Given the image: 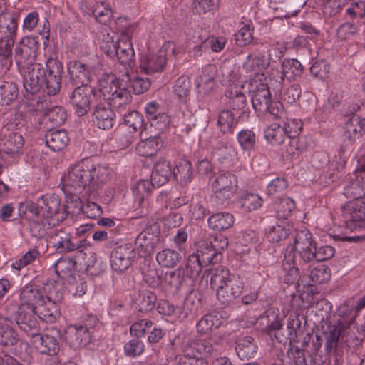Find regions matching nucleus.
Segmentation results:
<instances>
[{
    "instance_id": "f257e3e1",
    "label": "nucleus",
    "mask_w": 365,
    "mask_h": 365,
    "mask_svg": "<svg viewBox=\"0 0 365 365\" xmlns=\"http://www.w3.org/2000/svg\"><path fill=\"white\" fill-rule=\"evenodd\" d=\"M315 245L312 235L308 230H301L297 233L294 244L287 247L282 261L284 280L287 284L298 283L299 280V271L295 264L296 252L299 254L304 262H309L314 259Z\"/></svg>"
},
{
    "instance_id": "f03ea898",
    "label": "nucleus",
    "mask_w": 365,
    "mask_h": 365,
    "mask_svg": "<svg viewBox=\"0 0 365 365\" xmlns=\"http://www.w3.org/2000/svg\"><path fill=\"white\" fill-rule=\"evenodd\" d=\"M203 279H210L212 288L216 287L217 298L224 305L229 304L239 297L244 289V282L241 277L232 274L222 267L217 266L205 271Z\"/></svg>"
},
{
    "instance_id": "7ed1b4c3",
    "label": "nucleus",
    "mask_w": 365,
    "mask_h": 365,
    "mask_svg": "<svg viewBox=\"0 0 365 365\" xmlns=\"http://www.w3.org/2000/svg\"><path fill=\"white\" fill-rule=\"evenodd\" d=\"M91 168L88 159H83L73 166H70L67 171L61 176V185L63 193L71 195V201L75 207L83 209L78 202L79 197L75 193L85 190H91Z\"/></svg>"
},
{
    "instance_id": "20e7f679",
    "label": "nucleus",
    "mask_w": 365,
    "mask_h": 365,
    "mask_svg": "<svg viewBox=\"0 0 365 365\" xmlns=\"http://www.w3.org/2000/svg\"><path fill=\"white\" fill-rule=\"evenodd\" d=\"M49 242L59 252L76 250V259L88 270L91 259V240L86 236L77 245L71 241V234L66 229L54 227L49 232Z\"/></svg>"
},
{
    "instance_id": "39448f33",
    "label": "nucleus",
    "mask_w": 365,
    "mask_h": 365,
    "mask_svg": "<svg viewBox=\"0 0 365 365\" xmlns=\"http://www.w3.org/2000/svg\"><path fill=\"white\" fill-rule=\"evenodd\" d=\"M36 47H18L15 58L23 77V86L26 92L35 93L40 89L42 65L35 62Z\"/></svg>"
},
{
    "instance_id": "423d86ee",
    "label": "nucleus",
    "mask_w": 365,
    "mask_h": 365,
    "mask_svg": "<svg viewBox=\"0 0 365 365\" xmlns=\"http://www.w3.org/2000/svg\"><path fill=\"white\" fill-rule=\"evenodd\" d=\"M122 76L123 78L119 80L112 74H103L98 81V91L114 107L125 106L131 100L130 91L128 90L130 75L127 71Z\"/></svg>"
},
{
    "instance_id": "0eeeda50",
    "label": "nucleus",
    "mask_w": 365,
    "mask_h": 365,
    "mask_svg": "<svg viewBox=\"0 0 365 365\" xmlns=\"http://www.w3.org/2000/svg\"><path fill=\"white\" fill-rule=\"evenodd\" d=\"M31 206L36 210V213L52 221V225L63 221L69 213H74L75 204L72 201L66 200V205H62L57 195H46L38 199L36 203L29 202L26 205L27 209H31Z\"/></svg>"
},
{
    "instance_id": "6e6552de",
    "label": "nucleus",
    "mask_w": 365,
    "mask_h": 365,
    "mask_svg": "<svg viewBox=\"0 0 365 365\" xmlns=\"http://www.w3.org/2000/svg\"><path fill=\"white\" fill-rule=\"evenodd\" d=\"M215 351L210 339H196L184 344L178 356L180 365H206L205 357Z\"/></svg>"
},
{
    "instance_id": "1a4fd4ad",
    "label": "nucleus",
    "mask_w": 365,
    "mask_h": 365,
    "mask_svg": "<svg viewBox=\"0 0 365 365\" xmlns=\"http://www.w3.org/2000/svg\"><path fill=\"white\" fill-rule=\"evenodd\" d=\"M43 297L35 285L27 284L20 290L18 299H11L8 301L6 312L16 313L19 311H28L34 314Z\"/></svg>"
},
{
    "instance_id": "9d476101",
    "label": "nucleus",
    "mask_w": 365,
    "mask_h": 365,
    "mask_svg": "<svg viewBox=\"0 0 365 365\" xmlns=\"http://www.w3.org/2000/svg\"><path fill=\"white\" fill-rule=\"evenodd\" d=\"M341 210L346 228L351 231L365 228V196L346 202Z\"/></svg>"
},
{
    "instance_id": "9b49d317",
    "label": "nucleus",
    "mask_w": 365,
    "mask_h": 365,
    "mask_svg": "<svg viewBox=\"0 0 365 365\" xmlns=\"http://www.w3.org/2000/svg\"><path fill=\"white\" fill-rule=\"evenodd\" d=\"M42 76H40V86L45 84L48 95H56L61 87L63 66L56 58L50 57L46 61V69L42 67Z\"/></svg>"
},
{
    "instance_id": "f8f14e48",
    "label": "nucleus",
    "mask_w": 365,
    "mask_h": 365,
    "mask_svg": "<svg viewBox=\"0 0 365 365\" xmlns=\"http://www.w3.org/2000/svg\"><path fill=\"white\" fill-rule=\"evenodd\" d=\"M140 56V68L147 74L161 72L166 63V47H143Z\"/></svg>"
},
{
    "instance_id": "ddd939ff",
    "label": "nucleus",
    "mask_w": 365,
    "mask_h": 365,
    "mask_svg": "<svg viewBox=\"0 0 365 365\" xmlns=\"http://www.w3.org/2000/svg\"><path fill=\"white\" fill-rule=\"evenodd\" d=\"M212 186L216 197L225 202L236 195L238 189L237 179L230 173H220L215 178Z\"/></svg>"
},
{
    "instance_id": "4468645a",
    "label": "nucleus",
    "mask_w": 365,
    "mask_h": 365,
    "mask_svg": "<svg viewBox=\"0 0 365 365\" xmlns=\"http://www.w3.org/2000/svg\"><path fill=\"white\" fill-rule=\"evenodd\" d=\"M250 86L253 108L259 113H267L269 106L272 102L267 81H258L257 79L250 80Z\"/></svg>"
},
{
    "instance_id": "2eb2a0df",
    "label": "nucleus",
    "mask_w": 365,
    "mask_h": 365,
    "mask_svg": "<svg viewBox=\"0 0 365 365\" xmlns=\"http://www.w3.org/2000/svg\"><path fill=\"white\" fill-rule=\"evenodd\" d=\"M24 138L18 132L4 128L1 131L0 149L2 153L15 158L22 153Z\"/></svg>"
},
{
    "instance_id": "dca6fc26",
    "label": "nucleus",
    "mask_w": 365,
    "mask_h": 365,
    "mask_svg": "<svg viewBox=\"0 0 365 365\" xmlns=\"http://www.w3.org/2000/svg\"><path fill=\"white\" fill-rule=\"evenodd\" d=\"M25 215L32 236L36 238H48L49 232L54 227L52 225V221L43 218L36 213V210L32 206L30 210L26 207Z\"/></svg>"
},
{
    "instance_id": "f3484780",
    "label": "nucleus",
    "mask_w": 365,
    "mask_h": 365,
    "mask_svg": "<svg viewBox=\"0 0 365 365\" xmlns=\"http://www.w3.org/2000/svg\"><path fill=\"white\" fill-rule=\"evenodd\" d=\"M7 314L14 320L19 329L31 339L41 331L40 324L32 312L19 311Z\"/></svg>"
},
{
    "instance_id": "a211bd4d",
    "label": "nucleus",
    "mask_w": 365,
    "mask_h": 365,
    "mask_svg": "<svg viewBox=\"0 0 365 365\" xmlns=\"http://www.w3.org/2000/svg\"><path fill=\"white\" fill-rule=\"evenodd\" d=\"M135 257L134 248L130 244H124L115 247L110 255V264L113 270L123 272L131 264Z\"/></svg>"
},
{
    "instance_id": "6ab92c4d",
    "label": "nucleus",
    "mask_w": 365,
    "mask_h": 365,
    "mask_svg": "<svg viewBox=\"0 0 365 365\" xmlns=\"http://www.w3.org/2000/svg\"><path fill=\"white\" fill-rule=\"evenodd\" d=\"M71 100L78 116L86 114L91 109V86L85 83L76 87L71 94Z\"/></svg>"
},
{
    "instance_id": "aec40b11",
    "label": "nucleus",
    "mask_w": 365,
    "mask_h": 365,
    "mask_svg": "<svg viewBox=\"0 0 365 365\" xmlns=\"http://www.w3.org/2000/svg\"><path fill=\"white\" fill-rule=\"evenodd\" d=\"M145 112L151 126L158 130H163L168 127L170 118L155 101L148 103L145 107Z\"/></svg>"
},
{
    "instance_id": "412c9836",
    "label": "nucleus",
    "mask_w": 365,
    "mask_h": 365,
    "mask_svg": "<svg viewBox=\"0 0 365 365\" xmlns=\"http://www.w3.org/2000/svg\"><path fill=\"white\" fill-rule=\"evenodd\" d=\"M354 320V317H351L349 321H339L337 324L329 327V331L325 334L327 351L329 352L335 349L339 339H344L345 335L349 334V329Z\"/></svg>"
},
{
    "instance_id": "4be33fe9",
    "label": "nucleus",
    "mask_w": 365,
    "mask_h": 365,
    "mask_svg": "<svg viewBox=\"0 0 365 365\" xmlns=\"http://www.w3.org/2000/svg\"><path fill=\"white\" fill-rule=\"evenodd\" d=\"M33 346L41 354L56 355L59 351L57 339L51 335H41L40 332L31 339Z\"/></svg>"
},
{
    "instance_id": "5701e85b",
    "label": "nucleus",
    "mask_w": 365,
    "mask_h": 365,
    "mask_svg": "<svg viewBox=\"0 0 365 365\" xmlns=\"http://www.w3.org/2000/svg\"><path fill=\"white\" fill-rule=\"evenodd\" d=\"M216 68L213 65L206 66L196 80L197 92L200 98L210 94L215 88Z\"/></svg>"
},
{
    "instance_id": "b1692460",
    "label": "nucleus",
    "mask_w": 365,
    "mask_h": 365,
    "mask_svg": "<svg viewBox=\"0 0 365 365\" xmlns=\"http://www.w3.org/2000/svg\"><path fill=\"white\" fill-rule=\"evenodd\" d=\"M89 329L83 325L70 326L66 331V339L73 347L86 346L91 341Z\"/></svg>"
},
{
    "instance_id": "393cba45",
    "label": "nucleus",
    "mask_w": 365,
    "mask_h": 365,
    "mask_svg": "<svg viewBox=\"0 0 365 365\" xmlns=\"http://www.w3.org/2000/svg\"><path fill=\"white\" fill-rule=\"evenodd\" d=\"M34 314L42 321L51 324L54 323L61 315L58 303L48 301L43 297Z\"/></svg>"
},
{
    "instance_id": "a878e982",
    "label": "nucleus",
    "mask_w": 365,
    "mask_h": 365,
    "mask_svg": "<svg viewBox=\"0 0 365 365\" xmlns=\"http://www.w3.org/2000/svg\"><path fill=\"white\" fill-rule=\"evenodd\" d=\"M269 64V59L264 55L249 56L246 68L251 73V76H252L251 80L257 79L258 81H267L264 71L268 68Z\"/></svg>"
},
{
    "instance_id": "bb28decb",
    "label": "nucleus",
    "mask_w": 365,
    "mask_h": 365,
    "mask_svg": "<svg viewBox=\"0 0 365 365\" xmlns=\"http://www.w3.org/2000/svg\"><path fill=\"white\" fill-rule=\"evenodd\" d=\"M187 301L183 307H175L167 300H161L157 307L158 312L170 318L173 322H182L189 314L190 310L187 308Z\"/></svg>"
},
{
    "instance_id": "cd10ccee",
    "label": "nucleus",
    "mask_w": 365,
    "mask_h": 365,
    "mask_svg": "<svg viewBox=\"0 0 365 365\" xmlns=\"http://www.w3.org/2000/svg\"><path fill=\"white\" fill-rule=\"evenodd\" d=\"M103 51L108 56L112 55L116 56L119 62L125 66V74L128 71L129 73L128 68H132L135 64V52L133 47H102Z\"/></svg>"
},
{
    "instance_id": "c85d7f7f",
    "label": "nucleus",
    "mask_w": 365,
    "mask_h": 365,
    "mask_svg": "<svg viewBox=\"0 0 365 365\" xmlns=\"http://www.w3.org/2000/svg\"><path fill=\"white\" fill-rule=\"evenodd\" d=\"M173 176V168L169 161L165 159L158 160L154 165L151 180L156 186L160 187L168 181Z\"/></svg>"
},
{
    "instance_id": "c756f323",
    "label": "nucleus",
    "mask_w": 365,
    "mask_h": 365,
    "mask_svg": "<svg viewBox=\"0 0 365 365\" xmlns=\"http://www.w3.org/2000/svg\"><path fill=\"white\" fill-rule=\"evenodd\" d=\"M158 241V235L150 229H145L137 236L135 244L140 255H147L153 252Z\"/></svg>"
},
{
    "instance_id": "7c9ffc66",
    "label": "nucleus",
    "mask_w": 365,
    "mask_h": 365,
    "mask_svg": "<svg viewBox=\"0 0 365 365\" xmlns=\"http://www.w3.org/2000/svg\"><path fill=\"white\" fill-rule=\"evenodd\" d=\"M68 72L72 80L81 85L91 83V71L88 66L80 61H71L67 65Z\"/></svg>"
},
{
    "instance_id": "2f4dec72",
    "label": "nucleus",
    "mask_w": 365,
    "mask_h": 365,
    "mask_svg": "<svg viewBox=\"0 0 365 365\" xmlns=\"http://www.w3.org/2000/svg\"><path fill=\"white\" fill-rule=\"evenodd\" d=\"M46 145L53 151L63 150L68 143L69 138L64 130H50L45 134Z\"/></svg>"
},
{
    "instance_id": "473e14b6",
    "label": "nucleus",
    "mask_w": 365,
    "mask_h": 365,
    "mask_svg": "<svg viewBox=\"0 0 365 365\" xmlns=\"http://www.w3.org/2000/svg\"><path fill=\"white\" fill-rule=\"evenodd\" d=\"M227 318L219 312H215L205 315L197 324V329L201 334H207L213 329L218 328Z\"/></svg>"
},
{
    "instance_id": "72a5a7b5",
    "label": "nucleus",
    "mask_w": 365,
    "mask_h": 365,
    "mask_svg": "<svg viewBox=\"0 0 365 365\" xmlns=\"http://www.w3.org/2000/svg\"><path fill=\"white\" fill-rule=\"evenodd\" d=\"M293 225L287 221L282 222L269 227L266 237L268 241L275 243L285 240L293 230Z\"/></svg>"
},
{
    "instance_id": "f704fd0d",
    "label": "nucleus",
    "mask_w": 365,
    "mask_h": 365,
    "mask_svg": "<svg viewBox=\"0 0 365 365\" xmlns=\"http://www.w3.org/2000/svg\"><path fill=\"white\" fill-rule=\"evenodd\" d=\"M16 331L9 324L8 317H0V344L12 346L19 341Z\"/></svg>"
},
{
    "instance_id": "c9c22d12",
    "label": "nucleus",
    "mask_w": 365,
    "mask_h": 365,
    "mask_svg": "<svg viewBox=\"0 0 365 365\" xmlns=\"http://www.w3.org/2000/svg\"><path fill=\"white\" fill-rule=\"evenodd\" d=\"M161 146L158 137L154 136L140 141L136 145V152L138 155L148 158L156 155Z\"/></svg>"
},
{
    "instance_id": "e433bc0d",
    "label": "nucleus",
    "mask_w": 365,
    "mask_h": 365,
    "mask_svg": "<svg viewBox=\"0 0 365 365\" xmlns=\"http://www.w3.org/2000/svg\"><path fill=\"white\" fill-rule=\"evenodd\" d=\"M234 223V217L229 212H217L208 219L209 227L216 231L230 228Z\"/></svg>"
},
{
    "instance_id": "4c0bfd02",
    "label": "nucleus",
    "mask_w": 365,
    "mask_h": 365,
    "mask_svg": "<svg viewBox=\"0 0 365 365\" xmlns=\"http://www.w3.org/2000/svg\"><path fill=\"white\" fill-rule=\"evenodd\" d=\"M303 73V67L299 61L295 59H286L282 63V76L283 80H294L301 76Z\"/></svg>"
},
{
    "instance_id": "58836bf2",
    "label": "nucleus",
    "mask_w": 365,
    "mask_h": 365,
    "mask_svg": "<svg viewBox=\"0 0 365 365\" xmlns=\"http://www.w3.org/2000/svg\"><path fill=\"white\" fill-rule=\"evenodd\" d=\"M93 115L95 123L99 128L106 130L113 126L115 114L110 108H97Z\"/></svg>"
},
{
    "instance_id": "ea45409f",
    "label": "nucleus",
    "mask_w": 365,
    "mask_h": 365,
    "mask_svg": "<svg viewBox=\"0 0 365 365\" xmlns=\"http://www.w3.org/2000/svg\"><path fill=\"white\" fill-rule=\"evenodd\" d=\"M344 130L347 137L350 138L365 134V118L352 115L346 123Z\"/></svg>"
},
{
    "instance_id": "a19ab883",
    "label": "nucleus",
    "mask_w": 365,
    "mask_h": 365,
    "mask_svg": "<svg viewBox=\"0 0 365 365\" xmlns=\"http://www.w3.org/2000/svg\"><path fill=\"white\" fill-rule=\"evenodd\" d=\"M190 81L186 76L179 77L173 86V93L180 103H185L189 98Z\"/></svg>"
},
{
    "instance_id": "79ce46f5",
    "label": "nucleus",
    "mask_w": 365,
    "mask_h": 365,
    "mask_svg": "<svg viewBox=\"0 0 365 365\" xmlns=\"http://www.w3.org/2000/svg\"><path fill=\"white\" fill-rule=\"evenodd\" d=\"M156 261L162 267H174L180 262V254L171 249H164L156 255Z\"/></svg>"
},
{
    "instance_id": "37998d69",
    "label": "nucleus",
    "mask_w": 365,
    "mask_h": 365,
    "mask_svg": "<svg viewBox=\"0 0 365 365\" xmlns=\"http://www.w3.org/2000/svg\"><path fill=\"white\" fill-rule=\"evenodd\" d=\"M153 185H155L153 183L151 180H141L134 184L132 191L139 206H141L144 200L148 197Z\"/></svg>"
},
{
    "instance_id": "c03bdc74",
    "label": "nucleus",
    "mask_w": 365,
    "mask_h": 365,
    "mask_svg": "<svg viewBox=\"0 0 365 365\" xmlns=\"http://www.w3.org/2000/svg\"><path fill=\"white\" fill-rule=\"evenodd\" d=\"M264 138L272 145H280L284 143L287 135L282 126L273 123L264 130Z\"/></svg>"
},
{
    "instance_id": "a18cd8bd",
    "label": "nucleus",
    "mask_w": 365,
    "mask_h": 365,
    "mask_svg": "<svg viewBox=\"0 0 365 365\" xmlns=\"http://www.w3.org/2000/svg\"><path fill=\"white\" fill-rule=\"evenodd\" d=\"M182 282V277L180 270L168 271L163 272L161 288L165 290H177Z\"/></svg>"
},
{
    "instance_id": "49530a36",
    "label": "nucleus",
    "mask_w": 365,
    "mask_h": 365,
    "mask_svg": "<svg viewBox=\"0 0 365 365\" xmlns=\"http://www.w3.org/2000/svg\"><path fill=\"white\" fill-rule=\"evenodd\" d=\"M257 346L250 336L245 337L239 341L236 347V351L241 359H250L255 356Z\"/></svg>"
},
{
    "instance_id": "de8ad7c7",
    "label": "nucleus",
    "mask_w": 365,
    "mask_h": 365,
    "mask_svg": "<svg viewBox=\"0 0 365 365\" xmlns=\"http://www.w3.org/2000/svg\"><path fill=\"white\" fill-rule=\"evenodd\" d=\"M261 320L262 324H264L265 321L267 331L279 330L282 326L278 309H269L261 317Z\"/></svg>"
},
{
    "instance_id": "09e8293b",
    "label": "nucleus",
    "mask_w": 365,
    "mask_h": 365,
    "mask_svg": "<svg viewBox=\"0 0 365 365\" xmlns=\"http://www.w3.org/2000/svg\"><path fill=\"white\" fill-rule=\"evenodd\" d=\"M192 173V165L185 159L180 160L176 165L175 169L173 170V175L182 183L190 182Z\"/></svg>"
},
{
    "instance_id": "8fccbe9b",
    "label": "nucleus",
    "mask_w": 365,
    "mask_h": 365,
    "mask_svg": "<svg viewBox=\"0 0 365 365\" xmlns=\"http://www.w3.org/2000/svg\"><path fill=\"white\" fill-rule=\"evenodd\" d=\"M306 149L305 143L299 138H289V143L286 145L284 156L287 159L297 158Z\"/></svg>"
},
{
    "instance_id": "3c124183",
    "label": "nucleus",
    "mask_w": 365,
    "mask_h": 365,
    "mask_svg": "<svg viewBox=\"0 0 365 365\" xmlns=\"http://www.w3.org/2000/svg\"><path fill=\"white\" fill-rule=\"evenodd\" d=\"M16 86L10 82H3L0 84V104L9 105L17 97Z\"/></svg>"
},
{
    "instance_id": "603ef678",
    "label": "nucleus",
    "mask_w": 365,
    "mask_h": 365,
    "mask_svg": "<svg viewBox=\"0 0 365 365\" xmlns=\"http://www.w3.org/2000/svg\"><path fill=\"white\" fill-rule=\"evenodd\" d=\"M277 217L279 219H287L295 209L294 201L288 197L281 198L275 205Z\"/></svg>"
},
{
    "instance_id": "864d4df0",
    "label": "nucleus",
    "mask_w": 365,
    "mask_h": 365,
    "mask_svg": "<svg viewBox=\"0 0 365 365\" xmlns=\"http://www.w3.org/2000/svg\"><path fill=\"white\" fill-rule=\"evenodd\" d=\"M156 295L150 291L143 292L138 295L136 304L140 312H148L151 310L156 302Z\"/></svg>"
},
{
    "instance_id": "5fc2aeb1",
    "label": "nucleus",
    "mask_w": 365,
    "mask_h": 365,
    "mask_svg": "<svg viewBox=\"0 0 365 365\" xmlns=\"http://www.w3.org/2000/svg\"><path fill=\"white\" fill-rule=\"evenodd\" d=\"M220 0H193L192 6V11L198 15L205 14L214 11Z\"/></svg>"
},
{
    "instance_id": "6e6d98bb",
    "label": "nucleus",
    "mask_w": 365,
    "mask_h": 365,
    "mask_svg": "<svg viewBox=\"0 0 365 365\" xmlns=\"http://www.w3.org/2000/svg\"><path fill=\"white\" fill-rule=\"evenodd\" d=\"M45 118L53 125H61L66 119V113L62 107L54 106L47 110Z\"/></svg>"
},
{
    "instance_id": "4d7b16f0",
    "label": "nucleus",
    "mask_w": 365,
    "mask_h": 365,
    "mask_svg": "<svg viewBox=\"0 0 365 365\" xmlns=\"http://www.w3.org/2000/svg\"><path fill=\"white\" fill-rule=\"evenodd\" d=\"M44 293L46 294L44 299L48 301L59 303L63 297L61 291V284L56 282H48L43 286Z\"/></svg>"
},
{
    "instance_id": "13d9d810",
    "label": "nucleus",
    "mask_w": 365,
    "mask_h": 365,
    "mask_svg": "<svg viewBox=\"0 0 365 365\" xmlns=\"http://www.w3.org/2000/svg\"><path fill=\"white\" fill-rule=\"evenodd\" d=\"M331 273L329 269L323 264L314 267L310 272V279L314 284L324 283L329 279Z\"/></svg>"
},
{
    "instance_id": "bf43d9fd",
    "label": "nucleus",
    "mask_w": 365,
    "mask_h": 365,
    "mask_svg": "<svg viewBox=\"0 0 365 365\" xmlns=\"http://www.w3.org/2000/svg\"><path fill=\"white\" fill-rule=\"evenodd\" d=\"M163 271L156 268H150L143 274L145 282L153 288L161 287Z\"/></svg>"
},
{
    "instance_id": "052dcab7",
    "label": "nucleus",
    "mask_w": 365,
    "mask_h": 365,
    "mask_svg": "<svg viewBox=\"0 0 365 365\" xmlns=\"http://www.w3.org/2000/svg\"><path fill=\"white\" fill-rule=\"evenodd\" d=\"M236 46H247L253 41L252 30L248 24L244 25L235 35Z\"/></svg>"
},
{
    "instance_id": "680f3d73",
    "label": "nucleus",
    "mask_w": 365,
    "mask_h": 365,
    "mask_svg": "<svg viewBox=\"0 0 365 365\" xmlns=\"http://www.w3.org/2000/svg\"><path fill=\"white\" fill-rule=\"evenodd\" d=\"M153 322L148 319H140L133 323L130 327V334L136 337H143L151 330Z\"/></svg>"
},
{
    "instance_id": "e2e57ef3",
    "label": "nucleus",
    "mask_w": 365,
    "mask_h": 365,
    "mask_svg": "<svg viewBox=\"0 0 365 365\" xmlns=\"http://www.w3.org/2000/svg\"><path fill=\"white\" fill-rule=\"evenodd\" d=\"M263 200L257 194H247L242 200V207L245 211L259 209L262 205Z\"/></svg>"
},
{
    "instance_id": "0e129e2a",
    "label": "nucleus",
    "mask_w": 365,
    "mask_h": 365,
    "mask_svg": "<svg viewBox=\"0 0 365 365\" xmlns=\"http://www.w3.org/2000/svg\"><path fill=\"white\" fill-rule=\"evenodd\" d=\"M186 274L192 279H195L200 274L202 270L199 256L191 255L189 256L186 264Z\"/></svg>"
},
{
    "instance_id": "69168bd1",
    "label": "nucleus",
    "mask_w": 365,
    "mask_h": 365,
    "mask_svg": "<svg viewBox=\"0 0 365 365\" xmlns=\"http://www.w3.org/2000/svg\"><path fill=\"white\" fill-rule=\"evenodd\" d=\"M235 122V117L230 111L223 110L220 113L217 123L222 132H231Z\"/></svg>"
},
{
    "instance_id": "338daca9",
    "label": "nucleus",
    "mask_w": 365,
    "mask_h": 365,
    "mask_svg": "<svg viewBox=\"0 0 365 365\" xmlns=\"http://www.w3.org/2000/svg\"><path fill=\"white\" fill-rule=\"evenodd\" d=\"M237 140L242 149L250 150L252 148L255 144L256 136L252 130H243L239 132Z\"/></svg>"
},
{
    "instance_id": "774afa93",
    "label": "nucleus",
    "mask_w": 365,
    "mask_h": 365,
    "mask_svg": "<svg viewBox=\"0 0 365 365\" xmlns=\"http://www.w3.org/2000/svg\"><path fill=\"white\" fill-rule=\"evenodd\" d=\"M144 351V344L138 339H133L127 342L124 346V351L126 356L135 357L140 356Z\"/></svg>"
}]
</instances>
